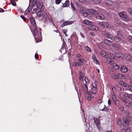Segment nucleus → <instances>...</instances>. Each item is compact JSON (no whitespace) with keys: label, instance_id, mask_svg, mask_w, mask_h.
<instances>
[{"label":"nucleus","instance_id":"obj_1","mask_svg":"<svg viewBox=\"0 0 132 132\" xmlns=\"http://www.w3.org/2000/svg\"><path fill=\"white\" fill-rule=\"evenodd\" d=\"M38 0H33V2L32 4V7L29 5L27 9L25 11L26 13H28L30 12L31 10L32 11V13H35L36 12L38 9H41L43 6L42 3L40 2H38Z\"/></svg>","mask_w":132,"mask_h":132},{"label":"nucleus","instance_id":"obj_2","mask_svg":"<svg viewBox=\"0 0 132 132\" xmlns=\"http://www.w3.org/2000/svg\"><path fill=\"white\" fill-rule=\"evenodd\" d=\"M33 31H32L33 34L34 36L35 37V39L36 40V43H38L41 41V40H36V38L38 36V33L37 31V27L35 26V27L33 28Z\"/></svg>","mask_w":132,"mask_h":132},{"label":"nucleus","instance_id":"obj_3","mask_svg":"<svg viewBox=\"0 0 132 132\" xmlns=\"http://www.w3.org/2000/svg\"><path fill=\"white\" fill-rule=\"evenodd\" d=\"M119 17L121 19L125 21H128L129 20L128 17L123 12H120L119 13Z\"/></svg>","mask_w":132,"mask_h":132},{"label":"nucleus","instance_id":"obj_4","mask_svg":"<svg viewBox=\"0 0 132 132\" xmlns=\"http://www.w3.org/2000/svg\"><path fill=\"white\" fill-rule=\"evenodd\" d=\"M78 10L80 13L83 14L84 16H87V13L85 12V9L83 7L81 6H78Z\"/></svg>","mask_w":132,"mask_h":132},{"label":"nucleus","instance_id":"obj_5","mask_svg":"<svg viewBox=\"0 0 132 132\" xmlns=\"http://www.w3.org/2000/svg\"><path fill=\"white\" fill-rule=\"evenodd\" d=\"M104 36L106 38H109L111 39V38L113 37L112 35L110 32H108L106 30H105L103 32Z\"/></svg>","mask_w":132,"mask_h":132},{"label":"nucleus","instance_id":"obj_6","mask_svg":"<svg viewBox=\"0 0 132 132\" xmlns=\"http://www.w3.org/2000/svg\"><path fill=\"white\" fill-rule=\"evenodd\" d=\"M122 75V74L121 73H113L111 75V77L114 79H118L120 76H121Z\"/></svg>","mask_w":132,"mask_h":132},{"label":"nucleus","instance_id":"obj_7","mask_svg":"<svg viewBox=\"0 0 132 132\" xmlns=\"http://www.w3.org/2000/svg\"><path fill=\"white\" fill-rule=\"evenodd\" d=\"M96 14H97V15L95 16L96 18L102 20H103L105 18L104 16L102 14H99L98 13Z\"/></svg>","mask_w":132,"mask_h":132},{"label":"nucleus","instance_id":"obj_8","mask_svg":"<svg viewBox=\"0 0 132 132\" xmlns=\"http://www.w3.org/2000/svg\"><path fill=\"white\" fill-rule=\"evenodd\" d=\"M111 39L112 40H115L116 42H118L120 41L122 42V40L121 38L118 37H114L113 36V37L111 38Z\"/></svg>","mask_w":132,"mask_h":132},{"label":"nucleus","instance_id":"obj_9","mask_svg":"<svg viewBox=\"0 0 132 132\" xmlns=\"http://www.w3.org/2000/svg\"><path fill=\"white\" fill-rule=\"evenodd\" d=\"M120 68V70L122 72L126 73L128 71V69L127 68V67L125 66L122 65V66H121Z\"/></svg>","mask_w":132,"mask_h":132},{"label":"nucleus","instance_id":"obj_10","mask_svg":"<svg viewBox=\"0 0 132 132\" xmlns=\"http://www.w3.org/2000/svg\"><path fill=\"white\" fill-rule=\"evenodd\" d=\"M99 25L102 27H107L108 26V24L107 22H102L99 23Z\"/></svg>","mask_w":132,"mask_h":132},{"label":"nucleus","instance_id":"obj_11","mask_svg":"<svg viewBox=\"0 0 132 132\" xmlns=\"http://www.w3.org/2000/svg\"><path fill=\"white\" fill-rule=\"evenodd\" d=\"M73 23V22L72 21H66L63 22V23L61 25V27H62L71 24Z\"/></svg>","mask_w":132,"mask_h":132},{"label":"nucleus","instance_id":"obj_12","mask_svg":"<svg viewBox=\"0 0 132 132\" xmlns=\"http://www.w3.org/2000/svg\"><path fill=\"white\" fill-rule=\"evenodd\" d=\"M94 122L96 124V126L98 128H100L101 126L100 124L99 120L95 118L94 119Z\"/></svg>","mask_w":132,"mask_h":132},{"label":"nucleus","instance_id":"obj_13","mask_svg":"<svg viewBox=\"0 0 132 132\" xmlns=\"http://www.w3.org/2000/svg\"><path fill=\"white\" fill-rule=\"evenodd\" d=\"M30 20L31 23L33 26L34 28L35 26H37L35 20L34 18L32 17H30Z\"/></svg>","mask_w":132,"mask_h":132},{"label":"nucleus","instance_id":"obj_14","mask_svg":"<svg viewBox=\"0 0 132 132\" xmlns=\"http://www.w3.org/2000/svg\"><path fill=\"white\" fill-rule=\"evenodd\" d=\"M126 89L131 91L132 92V86L129 84L126 83L124 87Z\"/></svg>","mask_w":132,"mask_h":132},{"label":"nucleus","instance_id":"obj_15","mask_svg":"<svg viewBox=\"0 0 132 132\" xmlns=\"http://www.w3.org/2000/svg\"><path fill=\"white\" fill-rule=\"evenodd\" d=\"M104 3L105 5L110 6L112 5L113 3L111 0H106L104 1Z\"/></svg>","mask_w":132,"mask_h":132},{"label":"nucleus","instance_id":"obj_16","mask_svg":"<svg viewBox=\"0 0 132 132\" xmlns=\"http://www.w3.org/2000/svg\"><path fill=\"white\" fill-rule=\"evenodd\" d=\"M87 11L91 14H96L98 13L97 11L93 9H88Z\"/></svg>","mask_w":132,"mask_h":132},{"label":"nucleus","instance_id":"obj_17","mask_svg":"<svg viewBox=\"0 0 132 132\" xmlns=\"http://www.w3.org/2000/svg\"><path fill=\"white\" fill-rule=\"evenodd\" d=\"M82 88L83 90L85 91V93L86 94H87L88 91V88L86 84L84 85H82Z\"/></svg>","mask_w":132,"mask_h":132},{"label":"nucleus","instance_id":"obj_18","mask_svg":"<svg viewBox=\"0 0 132 132\" xmlns=\"http://www.w3.org/2000/svg\"><path fill=\"white\" fill-rule=\"evenodd\" d=\"M112 59L113 58H108L107 60V62L108 63L112 65L113 63H114Z\"/></svg>","mask_w":132,"mask_h":132},{"label":"nucleus","instance_id":"obj_19","mask_svg":"<svg viewBox=\"0 0 132 132\" xmlns=\"http://www.w3.org/2000/svg\"><path fill=\"white\" fill-rule=\"evenodd\" d=\"M104 42L105 44L108 46H110L111 44V42L107 39H105L104 40Z\"/></svg>","mask_w":132,"mask_h":132},{"label":"nucleus","instance_id":"obj_20","mask_svg":"<svg viewBox=\"0 0 132 132\" xmlns=\"http://www.w3.org/2000/svg\"><path fill=\"white\" fill-rule=\"evenodd\" d=\"M84 24L88 26L91 25L93 24L92 22L87 20L84 21Z\"/></svg>","mask_w":132,"mask_h":132},{"label":"nucleus","instance_id":"obj_21","mask_svg":"<svg viewBox=\"0 0 132 132\" xmlns=\"http://www.w3.org/2000/svg\"><path fill=\"white\" fill-rule=\"evenodd\" d=\"M112 65L113 67L115 70H118L119 69V67L116 63H114Z\"/></svg>","mask_w":132,"mask_h":132},{"label":"nucleus","instance_id":"obj_22","mask_svg":"<svg viewBox=\"0 0 132 132\" xmlns=\"http://www.w3.org/2000/svg\"><path fill=\"white\" fill-rule=\"evenodd\" d=\"M99 54L102 57H104L106 55L105 52L104 51H100V52Z\"/></svg>","mask_w":132,"mask_h":132},{"label":"nucleus","instance_id":"obj_23","mask_svg":"<svg viewBox=\"0 0 132 132\" xmlns=\"http://www.w3.org/2000/svg\"><path fill=\"white\" fill-rule=\"evenodd\" d=\"M70 4V2L69 1H66L65 3L63 4V7H68Z\"/></svg>","mask_w":132,"mask_h":132},{"label":"nucleus","instance_id":"obj_24","mask_svg":"<svg viewBox=\"0 0 132 132\" xmlns=\"http://www.w3.org/2000/svg\"><path fill=\"white\" fill-rule=\"evenodd\" d=\"M112 46L115 49L118 50L120 49V46L117 44H115L112 45Z\"/></svg>","mask_w":132,"mask_h":132},{"label":"nucleus","instance_id":"obj_25","mask_svg":"<svg viewBox=\"0 0 132 132\" xmlns=\"http://www.w3.org/2000/svg\"><path fill=\"white\" fill-rule=\"evenodd\" d=\"M92 86L93 87L92 88V90L93 91L94 93H96L97 92V90L96 88V86H94V84H92Z\"/></svg>","mask_w":132,"mask_h":132},{"label":"nucleus","instance_id":"obj_26","mask_svg":"<svg viewBox=\"0 0 132 132\" xmlns=\"http://www.w3.org/2000/svg\"><path fill=\"white\" fill-rule=\"evenodd\" d=\"M119 84L122 86H123L124 87L126 83L120 80L119 81Z\"/></svg>","mask_w":132,"mask_h":132},{"label":"nucleus","instance_id":"obj_27","mask_svg":"<svg viewBox=\"0 0 132 132\" xmlns=\"http://www.w3.org/2000/svg\"><path fill=\"white\" fill-rule=\"evenodd\" d=\"M43 12H42L41 10H40L37 13V16H38L41 17V16L43 15Z\"/></svg>","mask_w":132,"mask_h":132},{"label":"nucleus","instance_id":"obj_28","mask_svg":"<svg viewBox=\"0 0 132 132\" xmlns=\"http://www.w3.org/2000/svg\"><path fill=\"white\" fill-rule=\"evenodd\" d=\"M116 56L117 58H121V54L120 52H117L115 53Z\"/></svg>","mask_w":132,"mask_h":132},{"label":"nucleus","instance_id":"obj_29","mask_svg":"<svg viewBox=\"0 0 132 132\" xmlns=\"http://www.w3.org/2000/svg\"><path fill=\"white\" fill-rule=\"evenodd\" d=\"M91 29H92V30H93L97 31L98 30V27L94 25L92 26Z\"/></svg>","mask_w":132,"mask_h":132},{"label":"nucleus","instance_id":"obj_30","mask_svg":"<svg viewBox=\"0 0 132 132\" xmlns=\"http://www.w3.org/2000/svg\"><path fill=\"white\" fill-rule=\"evenodd\" d=\"M124 130L127 132H130V127L128 126H127L124 128Z\"/></svg>","mask_w":132,"mask_h":132},{"label":"nucleus","instance_id":"obj_31","mask_svg":"<svg viewBox=\"0 0 132 132\" xmlns=\"http://www.w3.org/2000/svg\"><path fill=\"white\" fill-rule=\"evenodd\" d=\"M70 5L71 6V9L72 10L73 12H75V6L73 5V4L71 2V3Z\"/></svg>","mask_w":132,"mask_h":132},{"label":"nucleus","instance_id":"obj_32","mask_svg":"<svg viewBox=\"0 0 132 132\" xmlns=\"http://www.w3.org/2000/svg\"><path fill=\"white\" fill-rule=\"evenodd\" d=\"M94 4H98L101 2V0H92Z\"/></svg>","mask_w":132,"mask_h":132},{"label":"nucleus","instance_id":"obj_33","mask_svg":"<svg viewBox=\"0 0 132 132\" xmlns=\"http://www.w3.org/2000/svg\"><path fill=\"white\" fill-rule=\"evenodd\" d=\"M86 51L88 52H91V50L89 47L88 46H86L84 47Z\"/></svg>","mask_w":132,"mask_h":132},{"label":"nucleus","instance_id":"obj_34","mask_svg":"<svg viewBox=\"0 0 132 132\" xmlns=\"http://www.w3.org/2000/svg\"><path fill=\"white\" fill-rule=\"evenodd\" d=\"M78 60L79 61V62H78V63H79V64H80L81 65L83 63H84V60L83 59H81V58H79Z\"/></svg>","mask_w":132,"mask_h":132},{"label":"nucleus","instance_id":"obj_35","mask_svg":"<svg viewBox=\"0 0 132 132\" xmlns=\"http://www.w3.org/2000/svg\"><path fill=\"white\" fill-rule=\"evenodd\" d=\"M94 62L96 64H99V62L97 58H93Z\"/></svg>","mask_w":132,"mask_h":132},{"label":"nucleus","instance_id":"obj_36","mask_svg":"<svg viewBox=\"0 0 132 132\" xmlns=\"http://www.w3.org/2000/svg\"><path fill=\"white\" fill-rule=\"evenodd\" d=\"M126 106L128 108H130L131 105H132V102H129V103L127 104V103H126Z\"/></svg>","mask_w":132,"mask_h":132},{"label":"nucleus","instance_id":"obj_37","mask_svg":"<svg viewBox=\"0 0 132 132\" xmlns=\"http://www.w3.org/2000/svg\"><path fill=\"white\" fill-rule=\"evenodd\" d=\"M114 101H115V103L116 105L117 106H119L120 104V102L117 100H116Z\"/></svg>","mask_w":132,"mask_h":132},{"label":"nucleus","instance_id":"obj_38","mask_svg":"<svg viewBox=\"0 0 132 132\" xmlns=\"http://www.w3.org/2000/svg\"><path fill=\"white\" fill-rule=\"evenodd\" d=\"M10 1L11 3L12 4L13 6H16V2L14 0H10Z\"/></svg>","mask_w":132,"mask_h":132},{"label":"nucleus","instance_id":"obj_39","mask_svg":"<svg viewBox=\"0 0 132 132\" xmlns=\"http://www.w3.org/2000/svg\"><path fill=\"white\" fill-rule=\"evenodd\" d=\"M112 20L114 21H115V20L116 21L117 23H121L122 22L121 21L119 20H118L116 18L114 19H113L112 18Z\"/></svg>","mask_w":132,"mask_h":132},{"label":"nucleus","instance_id":"obj_40","mask_svg":"<svg viewBox=\"0 0 132 132\" xmlns=\"http://www.w3.org/2000/svg\"><path fill=\"white\" fill-rule=\"evenodd\" d=\"M128 40L132 44V36H129L128 38Z\"/></svg>","mask_w":132,"mask_h":132},{"label":"nucleus","instance_id":"obj_41","mask_svg":"<svg viewBox=\"0 0 132 132\" xmlns=\"http://www.w3.org/2000/svg\"><path fill=\"white\" fill-rule=\"evenodd\" d=\"M84 77L82 75H80L79 77V80L81 81H82L83 80Z\"/></svg>","mask_w":132,"mask_h":132},{"label":"nucleus","instance_id":"obj_42","mask_svg":"<svg viewBox=\"0 0 132 132\" xmlns=\"http://www.w3.org/2000/svg\"><path fill=\"white\" fill-rule=\"evenodd\" d=\"M81 110L82 111V112H83V115L84 116V118L85 119V122L86 123V126H87V121H86V117H85V113L84 112V110L83 109H81Z\"/></svg>","mask_w":132,"mask_h":132},{"label":"nucleus","instance_id":"obj_43","mask_svg":"<svg viewBox=\"0 0 132 132\" xmlns=\"http://www.w3.org/2000/svg\"><path fill=\"white\" fill-rule=\"evenodd\" d=\"M125 58H131V56L128 54H126L125 55Z\"/></svg>","mask_w":132,"mask_h":132},{"label":"nucleus","instance_id":"obj_44","mask_svg":"<svg viewBox=\"0 0 132 132\" xmlns=\"http://www.w3.org/2000/svg\"><path fill=\"white\" fill-rule=\"evenodd\" d=\"M61 1L62 0H55V3L57 4H59L61 3Z\"/></svg>","mask_w":132,"mask_h":132},{"label":"nucleus","instance_id":"obj_45","mask_svg":"<svg viewBox=\"0 0 132 132\" xmlns=\"http://www.w3.org/2000/svg\"><path fill=\"white\" fill-rule=\"evenodd\" d=\"M73 65L74 66H77L78 65H81V64H79V63H76L75 62H73Z\"/></svg>","mask_w":132,"mask_h":132},{"label":"nucleus","instance_id":"obj_46","mask_svg":"<svg viewBox=\"0 0 132 132\" xmlns=\"http://www.w3.org/2000/svg\"><path fill=\"white\" fill-rule=\"evenodd\" d=\"M117 123L119 125H120L121 124V120L120 119H118L117 120Z\"/></svg>","mask_w":132,"mask_h":132},{"label":"nucleus","instance_id":"obj_47","mask_svg":"<svg viewBox=\"0 0 132 132\" xmlns=\"http://www.w3.org/2000/svg\"><path fill=\"white\" fill-rule=\"evenodd\" d=\"M123 120L125 123H127V124H128L129 121L126 119L123 118Z\"/></svg>","mask_w":132,"mask_h":132},{"label":"nucleus","instance_id":"obj_48","mask_svg":"<svg viewBox=\"0 0 132 132\" xmlns=\"http://www.w3.org/2000/svg\"><path fill=\"white\" fill-rule=\"evenodd\" d=\"M93 97L92 95H89L88 97V99L89 101H90Z\"/></svg>","mask_w":132,"mask_h":132},{"label":"nucleus","instance_id":"obj_49","mask_svg":"<svg viewBox=\"0 0 132 132\" xmlns=\"http://www.w3.org/2000/svg\"><path fill=\"white\" fill-rule=\"evenodd\" d=\"M109 55H110V56H109V58H110V57H111L112 58H115V56L113 54L111 53H109Z\"/></svg>","mask_w":132,"mask_h":132},{"label":"nucleus","instance_id":"obj_50","mask_svg":"<svg viewBox=\"0 0 132 132\" xmlns=\"http://www.w3.org/2000/svg\"><path fill=\"white\" fill-rule=\"evenodd\" d=\"M65 46L64 45V44L63 43L62 44V46L61 47V48L60 50V51L61 52H62V50H64V49L65 48Z\"/></svg>","mask_w":132,"mask_h":132},{"label":"nucleus","instance_id":"obj_51","mask_svg":"<svg viewBox=\"0 0 132 132\" xmlns=\"http://www.w3.org/2000/svg\"><path fill=\"white\" fill-rule=\"evenodd\" d=\"M20 17L25 21H26L27 20L26 19L25 17L23 15H21Z\"/></svg>","mask_w":132,"mask_h":132},{"label":"nucleus","instance_id":"obj_52","mask_svg":"<svg viewBox=\"0 0 132 132\" xmlns=\"http://www.w3.org/2000/svg\"><path fill=\"white\" fill-rule=\"evenodd\" d=\"M85 80L86 83H88L89 82V79L87 78H85Z\"/></svg>","mask_w":132,"mask_h":132},{"label":"nucleus","instance_id":"obj_53","mask_svg":"<svg viewBox=\"0 0 132 132\" xmlns=\"http://www.w3.org/2000/svg\"><path fill=\"white\" fill-rule=\"evenodd\" d=\"M104 106L103 108V109H102L101 110L102 111H106L107 110V108H106V106H105V105H104Z\"/></svg>","mask_w":132,"mask_h":132},{"label":"nucleus","instance_id":"obj_54","mask_svg":"<svg viewBox=\"0 0 132 132\" xmlns=\"http://www.w3.org/2000/svg\"><path fill=\"white\" fill-rule=\"evenodd\" d=\"M128 11L131 15H132V9H129L128 10Z\"/></svg>","mask_w":132,"mask_h":132},{"label":"nucleus","instance_id":"obj_55","mask_svg":"<svg viewBox=\"0 0 132 132\" xmlns=\"http://www.w3.org/2000/svg\"><path fill=\"white\" fill-rule=\"evenodd\" d=\"M129 94L127 93L125 94L124 95V96L125 97H127L128 98H129Z\"/></svg>","mask_w":132,"mask_h":132},{"label":"nucleus","instance_id":"obj_56","mask_svg":"<svg viewBox=\"0 0 132 132\" xmlns=\"http://www.w3.org/2000/svg\"><path fill=\"white\" fill-rule=\"evenodd\" d=\"M112 99L114 101L116 100V97L115 95H113L112 96Z\"/></svg>","mask_w":132,"mask_h":132},{"label":"nucleus","instance_id":"obj_57","mask_svg":"<svg viewBox=\"0 0 132 132\" xmlns=\"http://www.w3.org/2000/svg\"><path fill=\"white\" fill-rule=\"evenodd\" d=\"M120 32H121L120 31H117V34L119 36L121 35V34Z\"/></svg>","mask_w":132,"mask_h":132},{"label":"nucleus","instance_id":"obj_58","mask_svg":"<svg viewBox=\"0 0 132 132\" xmlns=\"http://www.w3.org/2000/svg\"><path fill=\"white\" fill-rule=\"evenodd\" d=\"M129 98L130 99L132 100V94H129Z\"/></svg>","mask_w":132,"mask_h":132},{"label":"nucleus","instance_id":"obj_59","mask_svg":"<svg viewBox=\"0 0 132 132\" xmlns=\"http://www.w3.org/2000/svg\"><path fill=\"white\" fill-rule=\"evenodd\" d=\"M120 110L121 111H122L124 110V108L123 106H121L120 108H119Z\"/></svg>","mask_w":132,"mask_h":132},{"label":"nucleus","instance_id":"obj_60","mask_svg":"<svg viewBox=\"0 0 132 132\" xmlns=\"http://www.w3.org/2000/svg\"><path fill=\"white\" fill-rule=\"evenodd\" d=\"M90 35L92 37H93L95 35V34L94 32H92L90 33Z\"/></svg>","mask_w":132,"mask_h":132},{"label":"nucleus","instance_id":"obj_61","mask_svg":"<svg viewBox=\"0 0 132 132\" xmlns=\"http://www.w3.org/2000/svg\"><path fill=\"white\" fill-rule=\"evenodd\" d=\"M67 31V30L66 29L63 30H62V32L64 34L66 33Z\"/></svg>","mask_w":132,"mask_h":132},{"label":"nucleus","instance_id":"obj_62","mask_svg":"<svg viewBox=\"0 0 132 132\" xmlns=\"http://www.w3.org/2000/svg\"><path fill=\"white\" fill-rule=\"evenodd\" d=\"M98 103H99L101 104L102 103V100L101 99H100L98 101Z\"/></svg>","mask_w":132,"mask_h":132},{"label":"nucleus","instance_id":"obj_63","mask_svg":"<svg viewBox=\"0 0 132 132\" xmlns=\"http://www.w3.org/2000/svg\"><path fill=\"white\" fill-rule=\"evenodd\" d=\"M108 103L109 105H110L111 104V102L110 100V99H109L108 101Z\"/></svg>","mask_w":132,"mask_h":132},{"label":"nucleus","instance_id":"obj_64","mask_svg":"<svg viewBox=\"0 0 132 132\" xmlns=\"http://www.w3.org/2000/svg\"><path fill=\"white\" fill-rule=\"evenodd\" d=\"M4 12V10L3 9L0 8V12Z\"/></svg>","mask_w":132,"mask_h":132}]
</instances>
